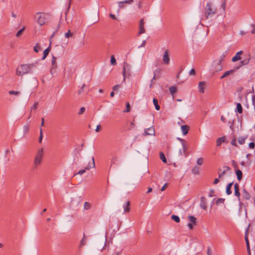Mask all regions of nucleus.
<instances>
[{
  "instance_id": "61",
  "label": "nucleus",
  "mask_w": 255,
  "mask_h": 255,
  "mask_svg": "<svg viewBox=\"0 0 255 255\" xmlns=\"http://www.w3.org/2000/svg\"><path fill=\"white\" fill-rule=\"evenodd\" d=\"M250 58H247V59H245L244 60V64H248L249 62H250Z\"/></svg>"
},
{
  "instance_id": "28",
  "label": "nucleus",
  "mask_w": 255,
  "mask_h": 255,
  "mask_svg": "<svg viewBox=\"0 0 255 255\" xmlns=\"http://www.w3.org/2000/svg\"><path fill=\"white\" fill-rule=\"evenodd\" d=\"M145 32V29L144 27V26H139V31L138 33V35H139L142 33Z\"/></svg>"
},
{
  "instance_id": "1",
  "label": "nucleus",
  "mask_w": 255,
  "mask_h": 255,
  "mask_svg": "<svg viewBox=\"0 0 255 255\" xmlns=\"http://www.w3.org/2000/svg\"><path fill=\"white\" fill-rule=\"evenodd\" d=\"M34 67V64H22L16 69V74L18 76H22L24 74L30 73Z\"/></svg>"
},
{
  "instance_id": "29",
  "label": "nucleus",
  "mask_w": 255,
  "mask_h": 255,
  "mask_svg": "<svg viewBox=\"0 0 255 255\" xmlns=\"http://www.w3.org/2000/svg\"><path fill=\"white\" fill-rule=\"evenodd\" d=\"M225 199L224 198H218L216 201L217 205H220L221 204H224L225 202Z\"/></svg>"
},
{
  "instance_id": "50",
  "label": "nucleus",
  "mask_w": 255,
  "mask_h": 255,
  "mask_svg": "<svg viewBox=\"0 0 255 255\" xmlns=\"http://www.w3.org/2000/svg\"><path fill=\"white\" fill-rule=\"evenodd\" d=\"M197 164L198 165H202L203 163V159L202 158H199L198 160H197Z\"/></svg>"
},
{
  "instance_id": "22",
  "label": "nucleus",
  "mask_w": 255,
  "mask_h": 255,
  "mask_svg": "<svg viewBox=\"0 0 255 255\" xmlns=\"http://www.w3.org/2000/svg\"><path fill=\"white\" fill-rule=\"evenodd\" d=\"M236 111L240 114H242L243 113L242 106L240 103H238L237 104V108Z\"/></svg>"
},
{
  "instance_id": "2",
  "label": "nucleus",
  "mask_w": 255,
  "mask_h": 255,
  "mask_svg": "<svg viewBox=\"0 0 255 255\" xmlns=\"http://www.w3.org/2000/svg\"><path fill=\"white\" fill-rule=\"evenodd\" d=\"M217 12V8L211 2H208L205 7L204 15L206 18L208 19L211 17L213 15L216 14Z\"/></svg>"
},
{
  "instance_id": "5",
  "label": "nucleus",
  "mask_w": 255,
  "mask_h": 255,
  "mask_svg": "<svg viewBox=\"0 0 255 255\" xmlns=\"http://www.w3.org/2000/svg\"><path fill=\"white\" fill-rule=\"evenodd\" d=\"M47 15L42 12H37L35 16L37 22L40 25H44L47 20L46 16Z\"/></svg>"
},
{
  "instance_id": "8",
  "label": "nucleus",
  "mask_w": 255,
  "mask_h": 255,
  "mask_svg": "<svg viewBox=\"0 0 255 255\" xmlns=\"http://www.w3.org/2000/svg\"><path fill=\"white\" fill-rule=\"evenodd\" d=\"M92 163L91 165L89 164L85 167V169H82L80 170L77 173V174L82 175L83 173H84L86 171V170H89L91 168H95V163L94 160V158H92Z\"/></svg>"
},
{
  "instance_id": "25",
  "label": "nucleus",
  "mask_w": 255,
  "mask_h": 255,
  "mask_svg": "<svg viewBox=\"0 0 255 255\" xmlns=\"http://www.w3.org/2000/svg\"><path fill=\"white\" fill-rule=\"evenodd\" d=\"M51 66H53L54 67H57V65L56 63V57H55L54 55H52V58L51 60Z\"/></svg>"
},
{
  "instance_id": "51",
  "label": "nucleus",
  "mask_w": 255,
  "mask_h": 255,
  "mask_svg": "<svg viewBox=\"0 0 255 255\" xmlns=\"http://www.w3.org/2000/svg\"><path fill=\"white\" fill-rule=\"evenodd\" d=\"M85 111V108L84 107H82L80 108V111L78 113L79 115H82Z\"/></svg>"
},
{
  "instance_id": "48",
  "label": "nucleus",
  "mask_w": 255,
  "mask_h": 255,
  "mask_svg": "<svg viewBox=\"0 0 255 255\" xmlns=\"http://www.w3.org/2000/svg\"><path fill=\"white\" fill-rule=\"evenodd\" d=\"M72 34L71 32V31L69 30L65 34V36L66 38H69L71 36H72Z\"/></svg>"
},
{
  "instance_id": "46",
  "label": "nucleus",
  "mask_w": 255,
  "mask_h": 255,
  "mask_svg": "<svg viewBox=\"0 0 255 255\" xmlns=\"http://www.w3.org/2000/svg\"><path fill=\"white\" fill-rule=\"evenodd\" d=\"M71 0H69V4H68V6L66 9V10L65 11V17H67V15L69 12V9L70 8V5H71Z\"/></svg>"
},
{
  "instance_id": "17",
  "label": "nucleus",
  "mask_w": 255,
  "mask_h": 255,
  "mask_svg": "<svg viewBox=\"0 0 255 255\" xmlns=\"http://www.w3.org/2000/svg\"><path fill=\"white\" fill-rule=\"evenodd\" d=\"M181 130L184 135L186 134L189 130V127L187 125H183L181 126Z\"/></svg>"
},
{
  "instance_id": "19",
  "label": "nucleus",
  "mask_w": 255,
  "mask_h": 255,
  "mask_svg": "<svg viewBox=\"0 0 255 255\" xmlns=\"http://www.w3.org/2000/svg\"><path fill=\"white\" fill-rule=\"evenodd\" d=\"M222 69H223V66H222V64L218 63L217 62V63L215 65L214 70H215V71L217 72V71H221L222 70Z\"/></svg>"
},
{
  "instance_id": "42",
  "label": "nucleus",
  "mask_w": 255,
  "mask_h": 255,
  "mask_svg": "<svg viewBox=\"0 0 255 255\" xmlns=\"http://www.w3.org/2000/svg\"><path fill=\"white\" fill-rule=\"evenodd\" d=\"M233 185V182L229 183L226 187V191H231V187Z\"/></svg>"
},
{
  "instance_id": "56",
  "label": "nucleus",
  "mask_w": 255,
  "mask_h": 255,
  "mask_svg": "<svg viewBox=\"0 0 255 255\" xmlns=\"http://www.w3.org/2000/svg\"><path fill=\"white\" fill-rule=\"evenodd\" d=\"M118 5L120 8H123L124 7V4L121 2H118Z\"/></svg>"
},
{
  "instance_id": "52",
  "label": "nucleus",
  "mask_w": 255,
  "mask_h": 255,
  "mask_svg": "<svg viewBox=\"0 0 255 255\" xmlns=\"http://www.w3.org/2000/svg\"><path fill=\"white\" fill-rule=\"evenodd\" d=\"M196 72L194 69H192L189 72V75L194 76L195 75Z\"/></svg>"
},
{
  "instance_id": "4",
  "label": "nucleus",
  "mask_w": 255,
  "mask_h": 255,
  "mask_svg": "<svg viewBox=\"0 0 255 255\" xmlns=\"http://www.w3.org/2000/svg\"><path fill=\"white\" fill-rule=\"evenodd\" d=\"M178 139L181 142L183 151H182V150L180 149L177 153V155L178 156L184 155L185 157H187L188 154V153L187 152L188 147V144L186 143V141L185 140L180 138H178Z\"/></svg>"
},
{
  "instance_id": "20",
  "label": "nucleus",
  "mask_w": 255,
  "mask_h": 255,
  "mask_svg": "<svg viewBox=\"0 0 255 255\" xmlns=\"http://www.w3.org/2000/svg\"><path fill=\"white\" fill-rule=\"evenodd\" d=\"M247 136H240L238 138V141L240 144H243L245 143V140L247 138Z\"/></svg>"
},
{
  "instance_id": "47",
  "label": "nucleus",
  "mask_w": 255,
  "mask_h": 255,
  "mask_svg": "<svg viewBox=\"0 0 255 255\" xmlns=\"http://www.w3.org/2000/svg\"><path fill=\"white\" fill-rule=\"evenodd\" d=\"M90 207V204L86 202L84 204V209L85 210H88Z\"/></svg>"
},
{
  "instance_id": "45",
  "label": "nucleus",
  "mask_w": 255,
  "mask_h": 255,
  "mask_svg": "<svg viewBox=\"0 0 255 255\" xmlns=\"http://www.w3.org/2000/svg\"><path fill=\"white\" fill-rule=\"evenodd\" d=\"M57 67H51L50 72L51 75H53L56 72V69Z\"/></svg>"
},
{
  "instance_id": "16",
  "label": "nucleus",
  "mask_w": 255,
  "mask_h": 255,
  "mask_svg": "<svg viewBox=\"0 0 255 255\" xmlns=\"http://www.w3.org/2000/svg\"><path fill=\"white\" fill-rule=\"evenodd\" d=\"M225 137L222 136L217 139L216 141V144L217 146H219L222 143L225 141Z\"/></svg>"
},
{
  "instance_id": "43",
  "label": "nucleus",
  "mask_w": 255,
  "mask_h": 255,
  "mask_svg": "<svg viewBox=\"0 0 255 255\" xmlns=\"http://www.w3.org/2000/svg\"><path fill=\"white\" fill-rule=\"evenodd\" d=\"M225 57V55L224 54L222 55L219 58V60L217 61L218 63L222 64V62L224 60Z\"/></svg>"
},
{
  "instance_id": "62",
  "label": "nucleus",
  "mask_w": 255,
  "mask_h": 255,
  "mask_svg": "<svg viewBox=\"0 0 255 255\" xmlns=\"http://www.w3.org/2000/svg\"><path fill=\"white\" fill-rule=\"evenodd\" d=\"M24 131L26 132H28L29 130V127L28 126H24Z\"/></svg>"
},
{
  "instance_id": "11",
  "label": "nucleus",
  "mask_w": 255,
  "mask_h": 255,
  "mask_svg": "<svg viewBox=\"0 0 255 255\" xmlns=\"http://www.w3.org/2000/svg\"><path fill=\"white\" fill-rule=\"evenodd\" d=\"M243 51H240L238 52L232 58V62H236L239 60L241 59V55L243 54Z\"/></svg>"
},
{
  "instance_id": "23",
  "label": "nucleus",
  "mask_w": 255,
  "mask_h": 255,
  "mask_svg": "<svg viewBox=\"0 0 255 255\" xmlns=\"http://www.w3.org/2000/svg\"><path fill=\"white\" fill-rule=\"evenodd\" d=\"M236 174L237 176V178L239 180H241L242 178L243 173L241 170L238 169L236 170Z\"/></svg>"
},
{
  "instance_id": "13",
  "label": "nucleus",
  "mask_w": 255,
  "mask_h": 255,
  "mask_svg": "<svg viewBox=\"0 0 255 255\" xmlns=\"http://www.w3.org/2000/svg\"><path fill=\"white\" fill-rule=\"evenodd\" d=\"M200 207L204 210L207 209V203L206 198L204 197H201Z\"/></svg>"
},
{
  "instance_id": "49",
  "label": "nucleus",
  "mask_w": 255,
  "mask_h": 255,
  "mask_svg": "<svg viewBox=\"0 0 255 255\" xmlns=\"http://www.w3.org/2000/svg\"><path fill=\"white\" fill-rule=\"evenodd\" d=\"M232 166L236 169L238 167V164L237 163L235 160L232 161Z\"/></svg>"
},
{
  "instance_id": "55",
  "label": "nucleus",
  "mask_w": 255,
  "mask_h": 255,
  "mask_svg": "<svg viewBox=\"0 0 255 255\" xmlns=\"http://www.w3.org/2000/svg\"><path fill=\"white\" fill-rule=\"evenodd\" d=\"M249 146L250 148L253 149L255 148V143L253 142H251L249 143Z\"/></svg>"
},
{
  "instance_id": "26",
  "label": "nucleus",
  "mask_w": 255,
  "mask_h": 255,
  "mask_svg": "<svg viewBox=\"0 0 255 255\" xmlns=\"http://www.w3.org/2000/svg\"><path fill=\"white\" fill-rule=\"evenodd\" d=\"M192 172L194 174H199V167L196 166L192 170Z\"/></svg>"
},
{
  "instance_id": "3",
  "label": "nucleus",
  "mask_w": 255,
  "mask_h": 255,
  "mask_svg": "<svg viewBox=\"0 0 255 255\" xmlns=\"http://www.w3.org/2000/svg\"><path fill=\"white\" fill-rule=\"evenodd\" d=\"M43 156V148L39 149L34 157V168H36L38 166L41 164Z\"/></svg>"
},
{
  "instance_id": "33",
  "label": "nucleus",
  "mask_w": 255,
  "mask_h": 255,
  "mask_svg": "<svg viewBox=\"0 0 255 255\" xmlns=\"http://www.w3.org/2000/svg\"><path fill=\"white\" fill-rule=\"evenodd\" d=\"M171 219L176 223H179L180 222V218L176 215H172Z\"/></svg>"
},
{
  "instance_id": "10",
  "label": "nucleus",
  "mask_w": 255,
  "mask_h": 255,
  "mask_svg": "<svg viewBox=\"0 0 255 255\" xmlns=\"http://www.w3.org/2000/svg\"><path fill=\"white\" fill-rule=\"evenodd\" d=\"M163 62L165 64H168L170 62V58L169 56L168 51L166 50L164 52L163 57H162Z\"/></svg>"
},
{
  "instance_id": "36",
  "label": "nucleus",
  "mask_w": 255,
  "mask_h": 255,
  "mask_svg": "<svg viewBox=\"0 0 255 255\" xmlns=\"http://www.w3.org/2000/svg\"><path fill=\"white\" fill-rule=\"evenodd\" d=\"M86 243V238L85 237V236L84 235L83 239L81 241L80 247H81L82 246L85 245Z\"/></svg>"
},
{
  "instance_id": "54",
  "label": "nucleus",
  "mask_w": 255,
  "mask_h": 255,
  "mask_svg": "<svg viewBox=\"0 0 255 255\" xmlns=\"http://www.w3.org/2000/svg\"><path fill=\"white\" fill-rule=\"evenodd\" d=\"M235 191H239V186L238 183H236L234 185Z\"/></svg>"
},
{
  "instance_id": "12",
  "label": "nucleus",
  "mask_w": 255,
  "mask_h": 255,
  "mask_svg": "<svg viewBox=\"0 0 255 255\" xmlns=\"http://www.w3.org/2000/svg\"><path fill=\"white\" fill-rule=\"evenodd\" d=\"M52 42L50 41V43L49 44V46L43 52V57L42 58V60H44L46 57L48 55L50 50H51V45Z\"/></svg>"
},
{
  "instance_id": "15",
  "label": "nucleus",
  "mask_w": 255,
  "mask_h": 255,
  "mask_svg": "<svg viewBox=\"0 0 255 255\" xmlns=\"http://www.w3.org/2000/svg\"><path fill=\"white\" fill-rule=\"evenodd\" d=\"M129 205L130 201H126V204L123 206V207L124 208V213L128 212L130 211Z\"/></svg>"
},
{
  "instance_id": "14",
  "label": "nucleus",
  "mask_w": 255,
  "mask_h": 255,
  "mask_svg": "<svg viewBox=\"0 0 255 255\" xmlns=\"http://www.w3.org/2000/svg\"><path fill=\"white\" fill-rule=\"evenodd\" d=\"M205 82L204 81L200 82L198 84L199 91L201 93H204V86Z\"/></svg>"
},
{
  "instance_id": "37",
  "label": "nucleus",
  "mask_w": 255,
  "mask_h": 255,
  "mask_svg": "<svg viewBox=\"0 0 255 255\" xmlns=\"http://www.w3.org/2000/svg\"><path fill=\"white\" fill-rule=\"evenodd\" d=\"M111 63L112 65H116V60L114 55H112L111 58Z\"/></svg>"
},
{
  "instance_id": "21",
  "label": "nucleus",
  "mask_w": 255,
  "mask_h": 255,
  "mask_svg": "<svg viewBox=\"0 0 255 255\" xmlns=\"http://www.w3.org/2000/svg\"><path fill=\"white\" fill-rule=\"evenodd\" d=\"M153 104H154V105L155 106V109L157 111H159L160 110V107L159 105L158 104V100L154 98L153 99Z\"/></svg>"
},
{
  "instance_id": "31",
  "label": "nucleus",
  "mask_w": 255,
  "mask_h": 255,
  "mask_svg": "<svg viewBox=\"0 0 255 255\" xmlns=\"http://www.w3.org/2000/svg\"><path fill=\"white\" fill-rule=\"evenodd\" d=\"M169 91H170L171 94L173 95V94H174L177 91L176 87L175 86L170 87L169 88Z\"/></svg>"
},
{
  "instance_id": "44",
  "label": "nucleus",
  "mask_w": 255,
  "mask_h": 255,
  "mask_svg": "<svg viewBox=\"0 0 255 255\" xmlns=\"http://www.w3.org/2000/svg\"><path fill=\"white\" fill-rule=\"evenodd\" d=\"M85 86H86V85H85V84H83L82 85V87H81V89H79V90H78V95H80V94L82 93V92L83 91V90H84V88H85Z\"/></svg>"
},
{
  "instance_id": "57",
  "label": "nucleus",
  "mask_w": 255,
  "mask_h": 255,
  "mask_svg": "<svg viewBox=\"0 0 255 255\" xmlns=\"http://www.w3.org/2000/svg\"><path fill=\"white\" fill-rule=\"evenodd\" d=\"M168 185V184L167 183H165L161 188V191H164L165 190H166V187Z\"/></svg>"
},
{
  "instance_id": "34",
  "label": "nucleus",
  "mask_w": 255,
  "mask_h": 255,
  "mask_svg": "<svg viewBox=\"0 0 255 255\" xmlns=\"http://www.w3.org/2000/svg\"><path fill=\"white\" fill-rule=\"evenodd\" d=\"M38 103L35 102L34 105L31 107L30 111L32 112V110H36L38 108Z\"/></svg>"
},
{
  "instance_id": "63",
  "label": "nucleus",
  "mask_w": 255,
  "mask_h": 255,
  "mask_svg": "<svg viewBox=\"0 0 255 255\" xmlns=\"http://www.w3.org/2000/svg\"><path fill=\"white\" fill-rule=\"evenodd\" d=\"M211 254H212L211 250L209 248H208L207 249V255H211Z\"/></svg>"
},
{
  "instance_id": "41",
  "label": "nucleus",
  "mask_w": 255,
  "mask_h": 255,
  "mask_svg": "<svg viewBox=\"0 0 255 255\" xmlns=\"http://www.w3.org/2000/svg\"><path fill=\"white\" fill-rule=\"evenodd\" d=\"M130 110V105H129V103H127V105H126V110L124 111V112L125 113H128V112H129Z\"/></svg>"
},
{
  "instance_id": "9",
  "label": "nucleus",
  "mask_w": 255,
  "mask_h": 255,
  "mask_svg": "<svg viewBox=\"0 0 255 255\" xmlns=\"http://www.w3.org/2000/svg\"><path fill=\"white\" fill-rule=\"evenodd\" d=\"M155 134L154 128L153 126L145 129L144 135H154Z\"/></svg>"
},
{
  "instance_id": "53",
  "label": "nucleus",
  "mask_w": 255,
  "mask_h": 255,
  "mask_svg": "<svg viewBox=\"0 0 255 255\" xmlns=\"http://www.w3.org/2000/svg\"><path fill=\"white\" fill-rule=\"evenodd\" d=\"M120 87L121 86L120 85H116L113 87V90L114 91H117L120 88Z\"/></svg>"
},
{
  "instance_id": "18",
  "label": "nucleus",
  "mask_w": 255,
  "mask_h": 255,
  "mask_svg": "<svg viewBox=\"0 0 255 255\" xmlns=\"http://www.w3.org/2000/svg\"><path fill=\"white\" fill-rule=\"evenodd\" d=\"M239 68V67H236L233 70H229V71H227L226 72H225L224 73V76H225L226 77H228V76L231 75V74H233L234 72Z\"/></svg>"
},
{
  "instance_id": "39",
  "label": "nucleus",
  "mask_w": 255,
  "mask_h": 255,
  "mask_svg": "<svg viewBox=\"0 0 255 255\" xmlns=\"http://www.w3.org/2000/svg\"><path fill=\"white\" fill-rule=\"evenodd\" d=\"M42 138H43V132H42V128H40V135H39V139H38V141L40 143H41L42 142Z\"/></svg>"
},
{
  "instance_id": "24",
  "label": "nucleus",
  "mask_w": 255,
  "mask_h": 255,
  "mask_svg": "<svg viewBox=\"0 0 255 255\" xmlns=\"http://www.w3.org/2000/svg\"><path fill=\"white\" fill-rule=\"evenodd\" d=\"M223 168H224V170L221 173H219V178H221V177L224 175L227 171H228L230 169V168L228 166H224Z\"/></svg>"
},
{
  "instance_id": "35",
  "label": "nucleus",
  "mask_w": 255,
  "mask_h": 255,
  "mask_svg": "<svg viewBox=\"0 0 255 255\" xmlns=\"http://www.w3.org/2000/svg\"><path fill=\"white\" fill-rule=\"evenodd\" d=\"M41 48L38 43H36L35 46L34 47V51L37 53L39 51V50H41Z\"/></svg>"
},
{
  "instance_id": "38",
  "label": "nucleus",
  "mask_w": 255,
  "mask_h": 255,
  "mask_svg": "<svg viewBox=\"0 0 255 255\" xmlns=\"http://www.w3.org/2000/svg\"><path fill=\"white\" fill-rule=\"evenodd\" d=\"M9 94L10 95H14L16 96L19 95L20 94V92L19 91H9L8 92Z\"/></svg>"
},
{
  "instance_id": "7",
  "label": "nucleus",
  "mask_w": 255,
  "mask_h": 255,
  "mask_svg": "<svg viewBox=\"0 0 255 255\" xmlns=\"http://www.w3.org/2000/svg\"><path fill=\"white\" fill-rule=\"evenodd\" d=\"M188 219L189 222L187 226L190 230H192L194 226H196L197 224V218L193 216H189Z\"/></svg>"
},
{
  "instance_id": "32",
  "label": "nucleus",
  "mask_w": 255,
  "mask_h": 255,
  "mask_svg": "<svg viewBox=\"0 0 255 255\" xmlns=\"http://www.w3.org/2000/svg\"><path fill=\"white\" fill-rule=\"evenodd\" d=\"M118 158L116 156H112L111 159V165L117 164V162L118 161Z\"/></svg>"
},
{
  "instance_id": "27",
  "label": "nucleus",
  "mask_w": 255,
  "mask_h": 255,
  "mask_svg": "<svg viewBox=\"0 0 255 255\" xmlns=\"http://www.w3.org/2000/svg\"><path fill=\"white\" fill-rule=\"evenodd\" d=\"M160 158V159L165 163L167 162V160L166 159V157L164 154V153L162 152H160L159 154Z\"/></svg>"
},
{
  "instance_id": "60",
  "label": "nucleus",
  "mask_w": 255,
  "mask_h": 255,
  "mask_svg": "<svg viewBox=\"0 0 255 255\" xmlns=\"http://www.w3.org/2000/svg\"><path fill=\"white\" fill-rule=\"evenodd\" d=\"M231 144L233 145L237 146L236 145V139L235 138L231 141Z\"/></svg>"
},
{
  "instance_id": "40",
  "label": "nucleus",
  "mask_w": 255,
  "mask_h": 255,
  "mask_svg": "<svg viewBox=\"0 0 255 255\" xmlns=\"http://www.w3.org/2000/svg\"><path fill=\"white\" fill-rule=\"evenodd\" d=\"M60 28V24H59L58 25H57V29L56 30V31L55 32H54L53 33V34H52V35L50 36V38H49V41H51V39L54 37V35L55 34V33L57 32V31L58 30V29Z\"/></svg>"
},
{
  "instance_id": "6",
  "label": "nucleus",
  "mask_w": 255,
  "mask_h": 255,
  "mask_svg": "<svg viewBox=\"0 0 255 255\" xmlns=\"http://www.w3.org/2000/svg\"><path fill=\"white\" fill-rule=\"evenodd\" d=\"M130 71V69L129 65L128 63L125 62L124 63L123 70V72H122L123 76L124 77V79H123L124 83L126 82V73H127L128 75H129Z\"/></svg>"
},
{
  "instance_id": "30",
  "label": "nucleus",
  "mask_w": 255,
  "mask_h": 255,
  "mask_svg": "<svg viewBox=\"0 0 255 255\" xmlns=\"http://www.w3.org/2000/svg\"><path fill=\"white\" fill-rule=\"evenodd\" d=\"M25 30V27H23V28H22L21 29H20L19 30H18L17 33H16V37H20L22 33L23 32V31H24Z\"/></svg>"
},
{
  "instance_id": "59",
  "label": "nucleus",
  "mask_w": 255,
  "mask_h": 255,
  "mask_svg": "<svg viewBox=\"0 0 255 255\" xmlns=\"http://www.w3.org/2000/svg\"><path fill=\"white\" fill-rule=\"evenodd\" d=\"M144 22L143 18L141 19L139 21V26H144Z\"/></svg>"
},
{
  "instance_id": "64",
  "label": "nucleus",
  "mask_w": 255,
  "mask_h": 255,
  "mask_svg": "<svg viewBox=\"0 0 255 255\" xmlns=\"http://www.w3.org/2000/svg\"><path fill=\"white\" fill-rule=\"evenodd\" d=\"M252 99L253 104H255V95H254L252 96Z\"/></svg>"
},
{
  "instance_id": "58",
  "label": "nucleus",
  "mask_w": 255,
  "mask_h": 255,
  "mask_svg": "<svg viewBox=\"0 0 255 255\" xmlns=\"http://www.w3.org/2000/svg\"><path fill=\"white\" fill-rule=\"evenodd\" d=\"M247 249L248 255H251V250H250V244H248V245H247Z\"/></svg>"
}]
</instances>
